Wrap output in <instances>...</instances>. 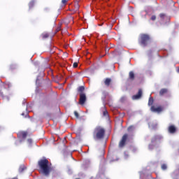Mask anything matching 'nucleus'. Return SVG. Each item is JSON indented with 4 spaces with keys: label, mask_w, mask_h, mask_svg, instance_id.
<instances>
[{
    "label": "nucleus",
    "mask_w": 179,
    "mask_h": 179,
    "mask_svg": "<svg viewBox=\"0 0 179 179\" xmlns=\"http://www.w3.org/2000/svg\"><path fill=\"white\" fill-rule=\"evenodd\" d=\"M106 136V129L101 126H96L93 131V138L95 141H101Z\"/></svg>",
    "instance_id": "f257e3e1"
},
{
    "label": "nucleus",
    "mask_w": 179,
    "mask_h": 179,
    "mask_svg": "<svg viewBox=\"0 0 179 179\" xmlns=\"http://www.w3.org/2000/svg\"><path fill=\"white\" fill-rule=\"evenodd\" d=\"M38 164L42 173H43L45 176L50 175L51 168L50 167V162L48 161V159H41L40 161H38Z\"/></svg>",
    "instance_id": "f03ea898"
},
{
    "label": "nucleus",
    "mask_w": 179,
    "mask_h": 179,
    "mask_svg": "<svg viewBox=\"0 0 179 179\" xmlns=\"http://www.w3.org/2000/svg\"><path fill=\"white\" fill-rule=\"evenodd\" d=\"M140 38H141L140 43L144 47H146V45H148V43L150 41V36L146 34H141Z\"/></svg>",
    "instance_id": "7ed1b4c3"
},
{
    "label": "nucleus",
    "mask_w": 179,
    "mask_h": 179,
    "mask_svg": "<svg viewBox=\"0 0 179 179\" xmlns=\"http://www.w3.org/2000/svg\"><path fill=\"white\" fill-rule=\"evenodd\" d=\"M128 136H129L128 134H125L123 135V136L122 137V139L119 143V148H124V146H125L127 143V141L128 139Z\"/></svg>",
    "instance_id": "20e7f679"
},
{
    "label": "nucleus",
    "mask_w": 179,
    "mask_h": 179,
    "mask_svg": "<svg viewBox=\"0 0 179 179\" xmlns=\"http://www.w3.org/2000/svg\"><path fill=\"white\" fill-rule=\"evenodd\" d=\"M86 94H80V99H79V104L80 106H83L86 103Z\"/></svg>",
    "instance_id": "39448f33"
},
{
    "label": "nucleus",
    "mask_w": 179,
    "mask_h": 179,
    "mask_svg": "<svg viewBox=\"0 0 179 179\" xmlns=\"http://www.w3.org/2000/svg\"><path fill=\"white\" fill-rule=\"evenodd\" d=\"M151 111L153 113H162V111H163V108H162V106H158L156 108V106H152Z\"/></svg>",
    "instance_id": "423d86ee"
},
{
    "label": "nucleus",
    "mask_w": 179,
    "mask_h": 179,
    "mask_svg": "<svg viewBox=\"0 0 179 179\" xmlns=\"http://www.w3.org/2000/svg\"><path fill=\"white\" fill-rule=\"evenodd\" d=\"M159 17L162 19V20H165L166 22H170V17L167 16V15L164 13H160Z\"/></svg>",
    "instance_id": "0eeeda50"
},
{
    "label": "nucleus",
    "mask_w": 179,
    "mask_h": 179,
    "mask_svg": "<svg viewBox=\"0 0 179 179\" xmlns=\"http://www.w3.org/2000/svg\"><path fill=\"white\" fill-rule=\"evenodd\" d=\"M142 97V90H138V94L132 96L133 100H139Z\"/></svg>",
    "instance_id": "6e6552de"
},
{
    "label": "nucleus",
    "mask_w": 179,
    "mask_h": 179,
    "mask_svg": "<svg viewBox=\"0 0 179 179\" xmlns=\"http://www.w3.org/2000/svg\"><path fill=\"white\" fill-rule=\"evenodd\" d=\"M168 132L169 134H176L177 132V128L174 125H170L168 128Z\"/></svg>",
    "instance_id": "1a4fd4ad"
},
{
    "label": "nucleus",
    "mask_w": 179,
    "mask_h": 179,
    "mask_svg": "<svg viewBox=\"0 0 179 179\" xmlns=\"http://www.w3.org/2000/svg\"><path fill=\"white\" fill-rule=\"evenodd\" d=\"M27 131H20L18 133V136H20L22 139H26V138H27Z\"/></svg>",
    "instance_id": "9d476101"
},
{
    "label": "nucleus",
    "mask_w": 179,
    "mask_h": 179,
    "mask_svg": "<svg viewBox=\"0 0 179 179\" xmlns=\"http://www.w3.org/2000/svg\"><path fill=\"white\" fill-rule=\"evenodd\" d=\"M111 82H112L111 78H108L105 79V80H104L105 86L108 87L110 86V85H111Z\"/></svg>",
    "instance_id": "9b49d317"
},
{
    "label": "nucleus",
    "mask_w": 179,
    "mask_h": 179,
    "mask_svg": "<svg viewBox=\"0 0 179 179\" xmlns=\"http://www.w3.org/2000/svg\"><path fill=\"white\" fill-rule=\"evenodd\" d=\"M78 92L80 93V94H85V87L84 86H80L78 88Z\"/></svg>",
    "instance_id": "f8f14e48"
},
{
    "label": "nucleus",
    "mask_w": 179,
    "mask_h": 179,
    "mask_svg": "<svg viewBox=\"0 0 179 179\" xmlns=\"http://www.w3.org/2000/svg\"><path fill=\"white\" fill-rule=\"evenodd\" d=\"M129 79H130V80H135V73H134V71H130L129 73Z\"/></svg>",
    "instance_id": "ddd939ff"
},
{
    "label": "nucleus",
    "mask_w": 179,
    "mask_h": 179,
    "mask_svg": "<svg viewBox=\"0 0 179 179\" xmlns=\"http://www.w3.org/2000/svg\"><path fill=\"white\" fill-rule=\"evenodd\" d=\"M41 36L42 37L43 40H45V38H48V37H50V34L44 32L41 35Z\"/></svg>",
    "instance_id": "4468645a"
},
{
    "label": "nucleus",
    "mask_w": 179,
    "mask_h": 179,
    "mask_svg": "<svg viewBox=\"0 0 179 179\" xmlns=\"http://www.w3.org/2000/svg\"><path fill=\"white\" fill-rule=\"evenodd\" d=\"M168 90L166 88H163L159 91V96H164V94H166L167 93Z\"/></svg>",
    "instance_id": "2eb2a0df"
},
{
    "label": "nucleus",
    "mask_w": 179,
    "mask_h": 179,
    "mask_svg": "<svg viewBox=\"0 0 179 179\" xmlns=\"http://www.w3.org/2000/svg\"><path fill=\"white\" fill-rule=\"evenodd\" d=\"M34 5H36V1L34 0H32L29 3V9H31V8L34 7Z\"/></svg>",
    "instance_id": "dca6fc26"
},
{
    "label": "nucleus",
    "mask_w": 179,
    "mask_h": 179,
    "mask_svg": "<svg viewBox=\"0 0 179 179\" xmlns=\"http://www.w3.org/2000/svg\"><path fill=\"white\" fill-rule=\"evenodd\" d=\"M26 166L24 165H21L19 168V173H23L24 171V170H26Z\"/></svg>",
    "instance_id": "f3484780"
},
{
    "label": "nucleus",
    "mask_w": 179,
    "mask_h": 179,
    "mask_svg": "<svg viewBox=\"0 0 179 179\" xmlns=\"http://www.w3.org/2000/svg\"><path fill=\"white\" fill-rule=\"evenodd\" d=\"M153 98L150 96L148 100V106H153Z\"/></svg>",
    "instance_id": "a211bd4d"
},
{
    "label": "nucleus",
    "mask_w": 179,
    "mask_h": 179,
    "mask_svg": "<svg viewBox=\"0 0 179 179\" xmlns=\"http://www.w3.org/2000/svg\"><path fill=\"white\" fill-rule=\"evenodd\" d=\"M157 139H159V137L157 136H155L152 138L151 142L153 143L154 142H156Z\"/></svg>",
    "instance_id": "6ab92c4d"
},
{
    "label": "nucleus",
    "mask_w": 179,
    "mask_h": 179,
    "mask_svg": "<svg viewBox=\"0 0 179 179\" xmlns=\"http://www.w3.org/2000/svg\"><path fill=\"white\" fill-rule=\"evenodd\" d=\"M103 115L104 117H108V112L107 111V110H105L103 112Z\"/></svg>",
    "instance_id": "aec40b11"
},
{
    "label": "nucleus",
    "mask_w": 179,
    "mask_h": 179,
    "mask_svg": "<svg viewBox=\"0 0 179 179\" xmlns=\"http://www.w3.org/2000/svg\"><path fill=\"white\" fill-rule=\"evenodd\" d=\"M61 26H62V24H60L57 28L56 29V33H58V31H61Z\"/></svg>",
    "instance_id": "412c9836"
},
{
    "label": "nucleus",
    "mask_w": 179,
    "mask_h": 179,
    "mask_svg": "<svg viewBox=\"0 0 179 179\" xmlns=\"http://www.w3.org/2000/svg\"><path fill=\"white\" fill-rule=\"evenodd\" d=\"M162 170H166L167 169V165H166V164H162Z\"/></svg>",
    "instance_id": "4be33fe9"
},
{
    "label": "nucleus",
    "mask_w": 179,
    "mask_h": 179,
    "mask_svg": "<svg viewBox=\"0 0 179 179\" xmlns=\"http://www.w3.org/2000/svg\"><path fill=\"white\" fill-rule=\"evenodd\" d=\"M69 0H62V5H66L68 3Z\"/></svg>",
    "instance_id": "5701e85b"
},
{
    "label": "nucleus",
    "mask_w": 179,
    "mask_h": 179,
    "mask_svg": "<svg viewBox=\"0 0 179 179\" xmlns=\"http://www.w3.org/2000/svg\"><path fill=\"white\" fill-rule=\"evenodd\" d=\"M150 20H152V22H155V20H156V15H152L150 17Z\"/></svg>",
    "instance_id": "b1692460"
},
{
    "label": "nucleus",
    "mask_w": 179,
    "mask_h": 179,
    "mask_svg": "<svg viewBox=\"0 0 179 179\" xmlns=\"http://www.w3.org/2000/svg\"><path fill=\"white\" fill-rule=\"evenodd\" d=\"M74 115L76 118H79V113L77 111H74Z\"/></svg>",
    "instance_id": "393cba45"
},
{
    "label": "nucleus",
    "mask_w": 179,
    "mask_h": 179,
    "mask_svg": "<svg viewBox=\"0 0 179 179\" xmlns=\"http://www.w3.org/2000/svg\"><path fill=\"white\" fill-rule=\"evenodd\" d=\"M75 10H79V4L78 3L75 4Z\"/></svg>",
    "instance_id": "a878e982"
},
{
    "label": "nucleus",
    "mask_w": 179,
    "mask_h": 179,
    "mask_svg": "<svg viewBox=\"0 0 179 179\" xmlns=\"http://www.w3.org/2000/svg\"><path fill=\"white\" fill-rule=\"evenodd\" d=\"M73 66V68H78V62H74Z\"/></svg>",
    "instance_id": "bb28decb"
},
{
    "label": "nucleus",
    "mask_w": 179,
    "mask_h": 179,
    "mask_svg": "<svg viewBox=\"0 0 179 179\" xmlns=\"http://www.w3.org/2000/svg\"><path fill=\"white\" fill-rule=\"evenodd\" d=\"M6 85L8 86V87H12V83H7Z\"/></svg>",
    "instance_id": "cd10ccee"
},
{
    "label": "nucleus",
    "mask_w": 179,
    "mask_h": 179,
    "mask_svg": "<svg viewBox=\"0 0 179 179\" xmlns=\"http://www.w3.org/2000/svg\"><path fill=\"white\" fill-rule=\"evenodd\" d=\"M10 69H16V66H15V65H11V66H10Z\"/></svg>",
    "instance_id": "c85d7f7f"
},
{
    "label": "nucleus",
    "mask_w": 179,
    "mask_h": 179,
    "mask_svg": "<svg viewBox=\"0 0 179 179\" xmlns=\"http://www.w3.org/2000/svg\"><path fill=\"white\" fill-rule=\"evenodd\" d=\"M133 128H134V127L130 126V127H128L127 131H131Z\"/></svg>",
    "instance_id": "c756f323"
},
{
    "label": "nucleus",
    "mask_w": 179,
    "mask_h": 179,
    "mask_svg": "<svg viewBox=\"0 0 179 179\" xmlns=\"http://www.w3.org/2000/svg\"><path fill=\"white\" fill-rule=\"evenodd\" d=\"M27 142L29 143L30 144H31L32 142H33V141L31 140V138H29V139L27 140Z\"/></svg>",
    "instance_id": "7c9ffc66"
},
{
    "label": "nucleus",
    "mask_w": 179,
    "mask_h": 179,
    "mask_svg": "<svg viewBox=\"0 0 179 179\" xmlns=\"http://www.w3.org/2000/svg\"><path fill=\"white\" fill-rule=\"evenodd\" d=\"M69 22H73V23H74L75 21H73V17H71Z\"/></svg>",
    "instance_id": "2f4dec72"
},
{
    "label": "nucleus",
    "mask_w": 179,
    "mask_h": 179,
    "mask_svg": "<svg viewBox=\"0 0 179 179\" xmlns=\"http://www.w3.org/2000/svg\"><path fill=\"white\" fill-rule=\"evenodd\" d=\"M149 149H153V145H149Z\"/></svg>",
    "instance_id": "473e14b6"
},
{
    "label": "nucleus",
    "mask_w": 179,
    "mask_h": 179,
    "mask_svg": "<svg viewBox=\"0 0 179 179\" xmlns=\"http://www.w3.org/2000/svg\"><path fill=\"white\" fill-rule=\"evenodd\" d=\"M124 100H125V96L121 98V101H124Z\"/></svg>",
    "instance_id": "72a5a7b5"
},
{
    "label": "nucleus",
    "mask_w": 179,
    "mask_h": 179,
    "mask_svg": "<svg viewBox=\"0 0 179 179\" xmlns=\"http://www.w3.org/2000/svg\"><path fill=\"white\" fill-rule=\"evenodd\" d=\"M21 115H22L23 117H24V113H22L21 114Z\"/></svg>",
    "instance_id": "f704fd0d"
},
{
    "label": "nucleus",
    "mask_w": 179,
    "mask_h": 179,
    "mask_svg": "<svg viewBox=\"0 0 179 179\" xmlns=\"http://www.w3.org/2000/svg\"><path fill=\"white\" fill-rule=\"evenodd\" d=\"M177 72L179 73V67L178 68Z\"/></svg>",
    "instance_id": "c9c22d12"
},
{
    "label": "nucleus",
    "mask_w": 179,
    "mask_h": 179,
    "mask_svg": "<svg viewBox=\"0 0 179 179\" xmlns=\"http://www.w3.org/2000/svg\"><path fill=\"white\" fill-rule=\"evenodd\" d=\"M98 26H103V24H98Z\"/></svg>",
    "instance_id": "e433bc0d"
},
{
    "label": "nucleus",
    "mask_w": 179,
    "mask_h": 179,
    "mask_svg": "<svg viewBox=\"0 0 179 179\" xmlns=\"http://www.w3.org/2000/svg\"><path fill=\"white\" fill-rule=\"evenodd\" d=\"M47 115H48V116H50V113H48V114H47Z\"/></svg>",
    "instance_id": "4c0bfd02"
},
{
    "label": "nucleus",
    "mask_w": 179,
    "mask_h": 179,
    "mask_svg": "<svg viewBox=\"0 0 179 179\" xmlns=\"http://www.w3.org/2000/svg\"><path fill=\"white\" fill-rule=\"evenodd\" d=\"M0 93H1V91H0Z\"/></svg>",
    "instance_id": "58836bf2"
}]
</instances>
